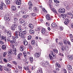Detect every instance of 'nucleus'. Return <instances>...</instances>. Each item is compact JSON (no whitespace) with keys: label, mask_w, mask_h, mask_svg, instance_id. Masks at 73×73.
Segmentation results:
<instances>
[{"label":"nucleus","mask_w":73,"mask_h":73,"mask_svg":"<svg viewBox=\"0 0 73 73\" xmlns=\"http://www.w3.org/2000/svg\"><path fill=\"white\" fill-rule=\"evenodd\" d=\"M50 52L51 53L49 54L50 58L51 60H53V58H56V54L52 51H50Z\"/></svg>","instance_id":"1"},{"label":"nucleus","mask_w":73,"mask_h":73,"mask_svg":"<svg viewBox=\"0 0 73 73\" xmlns=\"http://www.w3.org/2000/svg\"><path fill=\"white\" fill-rule=\"evenodd\" d=\"M27 34V32L25 31H24L22 32H19V36H20V37L22 38H24V35Z\"/></svg>","instance_id":"2"},{"label":"nucleus","mask_w":73,"mask_h":73,"mask_svg":"<svg viewBox=\"0 0 73 73\" xmlns=\"http://www.w3.org/2000/svg\"><path fill=\"white\" fill-rule=\"evenodd\" d=\"M58 12L60 13H64L65 12V10L64 8H60L58 9Z\"/></svg>","instance_id":"3"},{"label":"nucleus","mask_w":73,"mask_h":73,"mask_svg":"<svg viewBox=\"0 0 73 73\" xmlns=\"http://www.w3.org/2000/svg\"><path fill=\"white\" fill-rule=\"evenodd\" d=\"M6 8L7 7H6V5L5 4L2 3L0 6V9H1V10H3V9H5V8Z\"/></svg>","instance_id":"4"},{"label":"nucleus","mask_w":73,"mask_h":73,"mask_svg":"<svg viewBox=\"0 0 73 73\" xmlns=\"http://www.w3.org/2000/svg\"><path fill=\"white\" fill-rule=\"evenodd\" d=\"M4 19L6 21H9L10 19L9 18V15L8 14H7L4 16Z\"/></svg>","instance_id":"5"},{"label":"nucleus","mask_w":73,"mask_h":73,"mask_svg":"<svg viewBox=\"0 0 73 73\" xmlns=\"http://www.w3.org/2000/svg\"><path fill=\"white\" fill-rule=\"evenodd\" d=\"M55 66L56 67V70L57 71H59V69L58 68H60L61 67L60 64H59L58 63H56L55 64Z\"/></svg>","instance_id":"6"},{"label":"nucleus","mask_w":73,"mask_h":73,"mask_svg":"<svg viewBox=\"0 0 73 73\" xmlns=\"http://www.w3.org/2000/svg\"><path fill=\"white\" fill-rule=\"evenodd\" d=\"M70 22V20H69L68 19L66 18V19L65 21L64 22V23L65 25H67L68 24V23H69Z\"/></svg>","instance_id":"7"},{"label":"nucleus","mask_w":73,"mask_h":73,"mask_svg":"<svg viewBox=\"0 0 73 73\" xmlns=\"http://www.w3.org/2000/svg\"><path fill=\"white\" fill-rule=\"evenodd\" d=\"M17 25H13L12 27H11V29L12 31H14L15 29V28H17Z\"/></svg>","instance_id":"8"},{"label":"nucleus","mask_w":73,"mask_h":73,"mask_svg":"<svg viewBox=\"0 0 73 73\" xmlns=\"http://www.w3.org/2000/svg\"><path fill=\"white\" fill-rule=\"evenodd\" d=\"M40 56V54L39 53H36L35 54V56L36 58H38Z\"/></svg>","instance_id":"9"},{"label":"nucleus","mask_w":73,"mask_h":73,"mask_svg":"<svg viewBox=\"0 0 73 73\" xmlns=\"http://www.w3.org/2000/svg\"><path fill=\"white\" fill-rule=\"evenodd\" d=\"M67 68L69 70H70V71H72V70H73L72 66H71L70 65H68Z\"/></svg>","instance_id":"10"},{"label":"nucleus","mask_w":73,"mask_h":73,"mask_svg":"<svg viewBox=\"0 0 73 73\" xmlns=\"http://www.w3.org/2000/svg\"><path fill=\"white\" fill-rule=\"evenodd\" d=\"M46 19H47L48 20H50L52 19V18L50 17V15L49 14H48L46 16Z\"/></svg>","instance_id":"11"},{"label":"nucleus","mask_w":73,"mask_h":73,"mask_svg":"<svg viewBox=\"0 0 73 73\" xmlns=\"http://www.w3.org/2000/svg\"><path fill=\"white\" fill-rule=\"evenodd\" d=\"M36 73H42V68H39Z\"/></svg>","instance_id":"12"},{"label":"nucleus","mask_w":73,"mask_h":73,"mask_svg":"<svg viewBox=\"0 0 73 73\" xmlns=\"http://www.w3.org/2000/svg\"><path fill=\"white\" fill-rule=\"evenodd\" d=\"M18 35H19V32L17 31H15V36L16 38H18V36H17Z\"/></svg>","instance_id":"13"},{"label":"nucleus","mask_w":73,"mask_h":73,"mask_svg":"<svg viewBox=\"0 0 73 73\" xmlns=\"http://www.w3.org/2000/svg\"><path fill=\"white\" fill-rule=\"evenodd\" d=\"M40 64L42 66L44 67V68H46V64L44 63V62H41L40 63Z\"/></svg>","instance_id":"14"},{"label":"nucleus","mask_w":73,"mask_h":73,"mask_svg":"<svg viewBox=\"0 0 73 73\" xmlns=\"http://www.w3.org/2000/svg\"><path fill=\"white\" fill-rule=\"evenodd\" d=\"M7 35L8 36V37H11L12 36V34L11 33V31H8V32H7Z\"/></svg>","instance_id":"15"},{"label":"nucleus","mask_w":73,"mask_h":73,"mask_svg":"<svg viewBox=\"0 0 73 73\" xmlns=\"http://www.w3.org/2000/svg\"><path fill=\"white\" fill-rule=\"evenodd\" d=\"M73 56L72 55H68V56L69 60H73Z\"/></svg>","instance_id":"16"},{"label":"nucleus","mask_w":73,"mask_h":73,"mask_svg":"<svg viewBox=\"0 0 73 73\" xmlns=\"http://www.w3.org/2000/svg\"><path fill=\"white\" fill-rule=\"evenodd\" d=\"M72 14L71 13V12H68L66 14V16H67V17L68 18H69V15H70L71 16L72 15Z\"/></svg>","instance_id":"17"},{"label":"nucleus","mask_w":73,"mask_h":73,"mask_svg":"<svg viewBox=\"0 0 73 73\" xmlns=\"http://www.w3.org/2000/svg\"><path fill=\"white\" fill-rule=\"evenodd\" d=\"M41 33L43 35L45 34V33L46 32V31H45V29L44 28H42V30L41 31Z\"/></svg>","instance_id":"18"},{"label":"nucleus","mask_w":73,"mask_h":73,"mask_svg":"<svg viewBox=\"0 0 73 73\" xmlns=\"http://www.w3.org/2000/svg\"><path fill=\"white\" fill-rule=\"evenodd\" d=\"M21 0H17V1L16 3L17 5H20L21 4Z\"/></svg>","instance_id":"19"},{"label":"nucleus","mask_w":73,"mask_h":73,"mask_svg":"<svg viewBox=\"0 0 73 73\" xmlns=\"http://www.w3.org/2000/svg\"><path fill=\"white\" fill-rule=\"evenodd\" d=\"M67 48L68 47L66 46H62V50L63 51H64V50H66V49H67Z\"/></svg>","instance_id":"20"},{"label":"nucleus","mask_w":73,"mask_h":73,"mask_svg":"<svg viewBox=\"0 0 73 73\" xmlns=\"http://www.w3.org/2000/svg\"><path fill=\"white\" fill-rule=\"evenodd\" d=\"M1 38L2 40H5V42H7V38H6V37L4 36H2Z\"/></svg>","instance_id":"21"},{"label":"nucleus","mask_w":73,"mask_h":73,"mask_svg":"<svg viewBox=\"0 0 73 73\" xmlns=\"http://www.w3.org/2000/svg\"><path fill=\"white\" fill-rule=\"evenodd\" d=\"M24 46H21L20 47V50L21 52H23L24 50Z\"/></svg>","instance_id":"22"},{"label":"nucleus","mask_w":73,"mask_h":73,"mask_svg":"<svg viewBox=\"0 0 73 73\" xmlns=\"http://www.w3.org/2000/svg\"><path fill=\"white\" fill-rule=\"evenodd\" d=\"M24 69L25 70H27V71H29V66H24Z\"/></svg>","instance_id":"23"},{"label":"nucleus","mask_w":73,"mask_h":73,"mask_svg":"<svg viewBox=\"0 0 73 73\" xmlns=\"http://www.w3.org/2000/svg\"><path fill=\"white\" fill-rule=\"evenodd\" d=\"M4 70H6V71H9L10 70L9 68L8 67H7L6 66L4 67Z\"/></svg>","instance_id":"24"},{"label":"nucleus","mask_w":73,"mask_h":73,"mask_svg":"<svg viewBox=\"0 0 73 73\" xmlns=\"http://www.w3.org/2000/svg\"><path fill=\"white\" fill-rule=\"evenodd\" d=\"M1 48L2 49H3V50H5V49H7V48L6 47V45H2V46Z\"/></svg>","instance_id":"25"},{"label":"nucleus","mask_w":73,"mask_h":73,"mask_svg":"<svg viewBox=\"0 0 73 73\" xmlns=\"http://www.w3.org/2000/svg\"><path fill=\"white\" fill-rule=\"evenodd\" d=\"M51 10H52L53 12L55 13H56V14H57V11L55 9H54V8H52Z\"/></svg>","instance_id":"26"},{"label":"nucleus","mask_w":73,"mask_h":73,"mask_svg":"<svg viewBox=\"0 0 73 73\" xmlns=\"http://www.w3.org/2000/svg\"><path fill=\"white\" fill-rule=\"evenodd\" d=\"M8 53H9V55H11V54H12L13 53V51H12V50H9V51L8 52Z\"/></svg>","instance_id":"27"},{"label":"nucleus","mask_w":73,"mask_h":73,"mask_svg":"<svg viewBox=\"0 0 73 73\" xmlns=\"http://www.w3.org/2000/svg\"><path fill=\"white\" fill-rule=\"evenodd\" d=\"M51 26L53 28H55L56 27V24L55 23H52L51 24Z\"/></svg>","instance_id":"28"},{"label":"nucleus","mask_w":73,"mask_h":73,"mask_svg":"<svg viewBox=\"0 0 73 73\" xmlns=\"http://www.w3.org/2000/svg\"><path fill=\"white\" fill-rule=\"evenodd\" d=\"M19 21L21 24H23L24 23V21L23 19H20L19 20Z\"/></svg>","instance_id":"29"},{"label":"nucleus","mask_w":73,"mask_h":73,"mask_svg":"<svg viewBox=\"0 0 73 73\" xmlns=\"http://www.w3.org/2000/svg\"><path fill=\"white\" fill-rule=\"evenodd\" d=\"M23 44L24 45H28V42L26 40H24L23 41Z\"/></svg>","instance_id":"30"},{"label":"nucleus","mask_w":73,"mask_h":73,"mask_svg":"<svg viewBox=\"0 0 73 73\" xmlns=\"http://www.w3.org/2000/svg\"><path fill=\"white\" fill-rule=\"evenodd\" d=\"M22 27L21 26H18V28L19 30L20 31H23V29H22Z\"/></svg>","instance_id":"31"},{"label":"nucleus","mask_w":73,"mask_h":73,"mask_svg":"<svg viewBox=\"0 0 73 73\" xmlns=\"http://www.w3.org/2000/svg\"><path fill=\"white\" fill-rule=\"evenodd\" d=\"M22 54L21 53H19L17 56L18 59L19 60L20 58V57H21V56L22 55Z\"/></svg>","instance_id":"32"},{"label":"nucleus","mask_w":73,"mask_h":73,"mask_svg":"<svg viewBox=\"0 0 73 73\" xmlns=\"http://www.w3.org/2000/svg\"><path fill=\"white\" fill-rule=\"evenodd\" d=\"M5 2L6 3V4H7V5L9 4H10V1H9V0H5Z\"/></svg>","instance_id":"33"},{"label":"nucleus","mask_w":73,"mask_h":73,"mask_svg":"<svg viewBox=\"0 0 73 73\" xmlns=\"http://www.w3.org/2000/svg\"><path fill=\"white\" fill-rule=\"evenodd\" d=\"M29 27L30 28H31V29H33V25L32 24H29Z\"/></svg>","instance_id":"34"},{"label":"nucleus","mask_w":73,"mask_h":73,"mask_svg":"<svg viewBox=\"0 0 73 73\" xmlns=\"http://www.w3.org/2000/svg\"><path fill=\"white\" fill-rule=\"evenodd\" d=\"M63 42H64V44L65 45H66V44H68V41H67V40H66L65 39H64L63 40Z\"/></svg>","instance_id":"35"},{"label":"nucleus","mask_w":73,"mask_h":73,"mask_svg":"<svg viewBox=\"0 0 73 73\" xmlns=\"http://www.w3.org/2000/svg\"><path fill=\"white\" fill-rule=\"evenodd\" d=\"M29 32L30 33H32V34H33L35 33V31L34 30H29Z\"/></svg>","instance_id":"36"},{"label":"nucleus","mask_w":73,"mask_h":73,"mask_svg":"<svg viewBox=\"0 0 73 73\" xmlns=\"http://www.w3.org/2000/svg\"><path fill=\"white\" fill-rule=\"evenodd\" d=\"M31 44L33 45H35V41L34 40H32L31 42Z\"/></svg>","instance_id":"37"},{"label":"nucleus","mask_w":73,"mask_h":73,"mask_svg":"<svg viewBox=\"0 0 73 73\" xmlns=\"http://www.w3.org/2000/svg\"><path fill=\"white\" fill-rule=\"evenodd\" d=\"M11 9L12 11H15L16 10V7L15 6H13L11 7Z\"/></svg>","instance_id":"38"},{"label":"nucleus","mask_w":73,"mask_h":73,"mask_svg":"<svg viewBox=\"0 0 73 73\" xmlns=\"http://www.w3.org/2000/svg\"><path fill=\"white\" fill-rule=\"evenodd\" d=\"M33 10L35 12H37V9L36 7H33Z\"/></svg>","instance_id":"39"},{"label":"nucleus","mask_w":73,"mask_h":73,"mask_svg":"<svg viewBox=\"0 0 73 73\" xmlns=\"http://www.w3.org/2000/svg\"><path fill=\"white\" fill-rule=\"evenodd\" d=\"M28 4L29 6H30V7H32V2H31V1H29L28 3Z\"/></svg>","instance_id":"40"},{"label":"nucleus","mask_w":73,"mask_h":73,"mask_svg":"<svg viewBox=\"0 0 73 73\" xmlns=\"http://www.w3.org/2000/svg\"><path fill=\"white\" fill-rule=\"evenodd\" d=\"M20 13H21L22 14H23V15H24V14H25L26 13V12L23 11H20Z\"/></svg>","instance_id":"41"},{"label":"nucleus","mask_w":73,"mask_h":73,"mask_svg":"<svg viewBox=\"0 0 73 73\" xmlns=\"http://www.w3.org/2000/svg\"><path fill=\"white\" fill-rule=\"evenodd\" d=\"M7 54V52H3V57H5V56H6V55Z\"/></svg>","instance_id":"42"},{"label":"nucleus","mask_w":73,"mask_h":73,"mask_svg":"<svg viewBox=\"0 0 73 73\" xmlns=\"http://www.w3.org/2000/svg\"><path fill=\"white\" fill-rule=\"evenodd\" d=\"M61 16H62V18L64 20L65 19L66 17H67V16H66V15H61Z\"/></svg>","instance_id":"43"},{"label":"nucleus","mask_w":73,"mask_h":73,"mask_svg":"<svg viewBox=\"0 0 73 73\" xmlns=\"http://www.w3.org/2000/svg\"><path fill=\"white\" fill-rule=\"evenodd\" d=\"M7 67L9 68H11L12 67V65L9 64H8L7 65Z\"/></svg>","instance_id":"44"},{"label":"nucleus","mask_w":73,"mask_h":73,"mask_svg":"<svg viewBox=\"0 0 73 73\" xmlns=\"http://www.w3.org/2000/svg\"><path fill=\"white\" fill-rule=\"evenodd\" d=\"M42 11L44 12H45V13H47V11L45 10V9L44 8H43L42 9Z\"/></svg>","instance_id":"45"},{"label":"nucleus","mask_w":73,"mask_h":73,"mask_svg":"<svg viewBox=\"0 0 73 73\" xmlns=\"http://www.w3.org/2000/svg\"><path fill=\"white\" fill-rule=\"evenodd\" d=\"M53 51H54L56 54H57V53H58V50H57L54 49L53 50Z\"/></svg>","instance_id":"46"},{"label":"nucleus","mask_w":73,"mask_h":73,"mask_svg":"<svg viewBox=\"0 0 73 73\" xmlns=\"http://www.w3.org/2000/svg\"><path fill=\"white\" fill-rule=\"evenodd\" d=\"M44 35L45 36H48V35H49V33L48 32L46 31V32L44 34Z\"/></svg>","instance_id":"47"},{"label":"nucleus","mask_w":73,"mask_h":73,"mask_svg":"<svg viewBox=\"0 0 73 73\" xmlns=\"http://www.w3.org/2000/svg\"><path fill=\"white\" fill-rule=\"evenodd\" d=\"M23 56H24L26 57L27 56V53L26 52H23Z\"/></svg>","instance_id":"48"},{"label":"nucleus","mask_w":73,"mask_h":73,"mask_svg":"<svg viewBox=\"0 0 73 73\" xmlns=\"http://www.w3.org/2000/svg\"><path fill=\"white\" fill-rule=\"evenodd\" d=\"M30 60L31 62H33V57H30Z\"/></svg>","instance_id":"49"},{"label":"nucleus","mask_w":73,"mask_h":73,"mask_svg":"<svg viewBox=\"0 0 73 73\" xmlns=\"http://www.w3.org/2000/svg\"><path fill=\"white\" fill-rule=\"evenodd\" d=\"M27 17H28V15H23L22 17L24 19H26Z\"/></svg>","instance_id":"50"},{"label":"nucleus","mask_w":73,"mask_h":73,"mask_svg":"<svg viewBox=\"0 0 73 73\" xmlns=\"http://www.w3.org/2000/svg\"><path fill=\"white\" fill-rule=\"evenodd\" d=\"M10 43H11V44H14L15 42V41L13 40H10Z\"/></svg>","instance_id":"51"},{"label":"nucleus","mask_w":73,"mask_h":73,"mask_svg":"<svg viewBox=\"0 0 73 73\" xmlns=\"http://www.w3.org/2000/svg\"><path fill=\"white\" fill-rule=\"evenodd\" d=\"M28 9L30 11H31L32 10V8L31 7H28Z\"/></svg>","instance_id":"52"},{"label":"nucleus","mask_w":73,"mask_h":73,"mask_svg":"<svg viewBox=\"0 0 73 73\" xmlns=\"http://www.w3.org/2000/svg\"><path fill=\"white\" fill-rule=\"evenodd\" d=\"M10 38L9 37H8L7 39H6V41L8 42V41H10Z\"/></svg>","instance_id":"53"},{"label":"nucleus","mask_w":73,"mask_h":73,"mask_svg":"<svg viewBox=\"0 0 73 73\" xmlns=\"http://www.w3.org/2000/svg\"><path fill=\"white\" fill-rule=\"evenodd\" d=\"M62 44H63V43H62V42H59V45L62 46Z\"/></svg>","instance_id":"54"},{"label":"nucleus","mask_w":73,"mask_h":73,"mask_svg":"<svg viewBox=\"0 0 73 73\" xmlns=\"http://www.w3.org/2000/svg\"><path fill=\"white\" fill-rule=\"evenodd\" d=\"M14 52V54L15 55H16V48H15V50L13 51Z\"/></svg>","instance_id":"55"},{"label":"nucleus","mask_w":73,"mask_h":73,"mask_svg":"<svg viewBox=\"0 0 73 73\" xmlns=\"http://www.w3.org/2000/svg\"><path fill=\"white\" fill-rule=\"evenodd\" d=\"M19 70L17 68H16L15 70V73H18Z\"/></svg>","instance_id":"56"},{"label":"nucleus","mask_w":73,"mask_h":73,"mask_svg":"<svg viewBox=\"0 0 73 73\" xmlns=\"http://www.w3.org/2000/svg\"><path fill=\"white\" fill-rule=\"evenodd\" d=\"M63 29H64V27H63L61 26L60 27V31H62Z\"/></svg>","instance_id":"57"},{"label":"nucleus","mask_w":73,"mask_h":73,"mask_svg":"<svg viewBox=\"0 0 73 73\" xmlns=\"http://www.w3.org/2000/svg\"><path fill=\"white\" fill-rule=\"evenodd\" d=\"M18 68H19V69L21 70H22V67H20V66H18Z\"/></svg>","instance_id":"58"},{"label":"nucleus","mask_w":73,"mask_h":73,"mask_svg":"<svg viewBox=\"0 0 73 73\" xmlns=\"http://www.w3.org/2000/svg\"><path fill=\"white\" fill-rule=\"evenodd\" d=\"M13 41H15V40H16V36H13Z\"/></svg>","instance_id":"59"},{"label":"nucleus","mask_w":73,"mask_h":73,"mask_svg":"<svg viewBox=\"0 0 73 73\" xmlns=\"http://www.w3.org/2000/svg\"><path fill=\"white\" fill-rule=\"evenodd\" d=\"M8 59L9 61H11V60H12V57L10 56L8 58Z\"/></svg>","instance_id":"60"},{"label":"nucleus","mask_w":73,"mask_h":73,"mask_svg":"<svg viewBox=\"0 0 73 73\" xmlns=\"http://www.w3.org/2000/svg\"><path fill=\"white\" fill-rule=\"evenodd\" d=\"M0 71H2L3 70V68H2V66L0 65Z\"/></svg>","instance_id":"61"},{"label":"nucleus","mask_w":73,"mask_h":73,"mask_svg":"<svg viewBox=\"0 0 73 73\" xmlns=\"http://www.w3.org/2000/svg\"><path fill=\"white\" fill-rule=\"evenodd\" d=\"M31 38H32V36H29L28 37V40H30L31 39Z\"/></svg>","instance_id":"62"},{"label":"nucleus","mask_w":73,"mask_h":73,"mask_svg":"<svg viewBox=\"0 0 73 73\" xmlns=\"http://www.w3.org/2000/svg\"><path fill=\"white\" fill-rule=\"evenodd\" d=\"M0 44H1V45H3L4 44V42H3V41L1 40L0 42Z\"/></svg>","instance_id":"63"},{"label":"nucleus","mask_w":73,"mask_h":73,"mask_svg":"<svg viewBox=\"0 0 73 73\" xmlns=\"http://www.w3.org/2000/svg\"><path fill=\"white\" fill-rule=\"evenodd\" d=\"M70 37V38H73V35L72 34H70L69 35Z\"/></svg>","instance_id":"64"}]
</instances>
